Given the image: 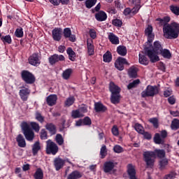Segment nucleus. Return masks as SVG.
I'll return each instance as SVG.
<instances>
[{
	"mask_svg": "<svg viewBox=\"0 0 179 179\" xmlns=\"http://www.w3.org/2000/svg\"><path fill=\"white\" fill-rule=\"evenodd\" d=\"M157 22H159V26H164L163 32L165 38H177L179 36V24L177 22H172L167 24L170 22L169 17L164 18H157Z\"/></svg>",
	"mask_w": 179,
	"mask_h": 179,
	"instance_id": "nucleus-1",
	"label": "nucleus"
},
{
	"mask_svg": "<svg viewBox=\"0 0 179 179\" xmlns=\"http://www.w3.org/2000/svg\"><path fill=\"white\" fill-rule=\"evenodd\" d=\"M162 50H163V48L162 47V44H160V42L155 41L154 43L152 50H149L148 48H145V54H147L151 62H157V61L160 59L157 55L160 54Z\"/></svg>",
	"mask_w": 179,
	"mask_h": 179,
	"instance_id": "nucleus-2",
	"label": "nucleus"
},
{
	"mask_svg": "<svg viewBox=\"0 0 179 179\" xmlns=\"http://www.w3.org/2000/svg\"><path fill=\"white\" fill-rule=\"evenodd\" d=\"M21 128L27 141H31L33 139H34V132L33 130H31V129H30V124L26 122H23L21 124Z\"/></svg>",
	"mask_w": 179,
	"mask_h": 179,
	"instance_id": "nucleus-3",
	"label": "nucleus"
},
{
	"mask_svg": "<svg viewBox=\"0 0 179 179\" xmlns=\"http://www.w3.org/2000/svg\"><path fill=\"white\" fill-rule=\"evenodd\" d=\"M159 93V89L156 86L148 85L146 89L141 92L142 97H153Z\"/></svg>",
	"mask_w": 179,
	"mask_h": 179,
	"instance_id": "nucleus-4",
	"label": "nucleus"
},
{
	"mask_svg": "<svg viewBox=\"0 0 179 179\" xmlns=\"http://www.w3.org/2000/svg\"><path fill=\"white\" fill-rule=\"evenodd\" d=\"M143 156L147 166L148 167H152V166H153L155 164V159H156L155 152L152 151H145L143 152Z\"/></svg>",
	"mask_w": 179,
	"mask_h": 179,
	"instance_id": "nucleus-5",
	"label": "nucleus"
},
{
	"mask_svg": "<svg viewBox=\"0 0 179 179\" xmlns=\"http://www.w3.org/2000/svg\"><path fill=\"white\" fill-rule=\"evenodd\" d=\"M58 145L51 140L46 141V153L47 155H57L58 153Z\"/></svg>",
	"mask_w": 179,
	"mask_h": 179,
	"instance_id": "nucleus-6",
	"label": "nucleus"
},
{
	"mask_svg": "<svg viewBox=\"0 0 179 179\" xmlns=\"http://www.w3.org/2000/svg\"><path fill=\"white\" fill-rule=\"evenodd\" d=\"M22 78L26 83H28L29 85H31V83H34V82L36 81L34 76H33L31 73L27 71H24L22 72Z\"/></svg>",
	"mask_w": 179,
	"mask_h": 179,
	"instance_id": "nucleus-7",
	"label": "nucleus"
},
{
	"mask_svg": "<svg viewBox=\"0 0 179 179\" xmlns=\"http://www.w3.org/2000/svg\"><path fill=\"white\" fill-rule=\"evenodd\" d=\"M124 65H129V63L127 61V59L118 57L115 62V68L119 71H124Z\"/></svg>",
	"mask_w": 179,
	"mask_h": 179,
	"instance_id": "nucleus-8",
	"label": "nucleus"
},
{
	"mask_svg": "<svg viewBox=\"0 0 179 179\" xmlns=\"http://www.w3.org/2000/svg\"><path fill=\"white\" fill-rule=\"evenodd\" d=\"M115 166H117V162L113 161L106 162L103 164V171L105 173H111V171H114Z\"/></svg>",
	"mask_w": 179,
	"mask_h": 179,
	"instance_id": "nucleus-9",
	"label": "nucleus"
},
{
	"mask_svg": "<svg viewBox=\"0 0 179 179\" xmlns=\"http://www.w3.org/2000/svg\"><path fill=\"white\" fill-rule=\"evenodd\" d=\"M19 94L22 101H27L29 96H30V90L27 87H22L19 92Z\"/></svg>",
	"mask_w": 179,
	"mask_h": 179,
	"instance_id": "nucleus-10",
	"label": "nucleus"
},
{
	"mask_svg": "<svg viewBox=\"0 0 179 179\" xmlns=\"http://www.w3.org/2000/svg\"><path fill=\"white\" fill-rule=\"evenodd\" d=\"M152 31L153 27L150 25L145 29V35L148 36V44H152L153 40H155V34Z\"/></svg>",
	"mask_w": 179,
	"mask_h": 179,
	"instance_id": "nucleus-11",
	"label": "nucleus"
},
{
	"mask_svg": "<svg viewBox=\"0 0 179 179\" xmlns=\"http://www.w3.org/2000/svg\"><path fill=\"white\" fill-rule=\"evenodd\" d=\"M40 56H38V54L34 53L29 58V62L31 65H33L34 66H37L38 65H40Z\"/></svg>",
	"mask_w": 179,
	"mask_h": 179,
	"instance_id": "nucleus-12",
	"label": "nucleus"
},
{
	"mask_svg": "<svg viewBox=\"0 0 179 179\" xmlns=\"http://www.w3.org/2000/svg\"><path fill=\"white\" fill-rule=\"evenodd\" d=\"M59 61H65V57L62 55H58L55 54L49 57V62L50 65H55V64H57Z\"/></svg>",
	"mask_w": 179,
	"mask_h": 179,
	"instance_id": "nucleus-13",
	"label": "nucleus"
},
{
	"mask_svg": "<svg viewBox=\"0 0 179 179\" xmlns=\"http://www.w3.org/2000/svg\"><path fill=\"white\" fill-rule=\"evenodd\" d=\"M52 38L55 41H59L61 40V37L62 36V29L59 28H55V29L52 30Z\"/></svg>",
	"mask_w": 179,
	"mask_h": 179,
	"instance_id": "nucleus-14",
	"label": "nucleus"
},
{
	"mask_svg": "<svg viewBox=\"0 0 179 179\" xmlns=\"http://www.w3.org/2000/svg\"><path fill=\"white\" fill-rule=\"evenodd\" d=\"M57 100H58V96H57L56 94L49 95L46 98L47 104H48L50 107L57 104Z\"/></svg>",
	"mask_w": 179,
	"mask_h": 179,
	"instance_id": "nucleus-15",
	"label": "nucleus"
},
{
	"mask_svg": "<svg viewBox=\"0 0 179 179\" xmlns=\"http://www.w3.org/2000/svg\"><path fill=\"white\" fill-rule=\"evenodd\" d=\"M83 113H87V109L86 108H84V110L80 109L73 110L71 113V117H73V118H80L83 117Z\"/></svg>",
	"mask_w": 179,
	"mask_h": 179,
	"instance_id": "nucleus-16",
	"label": "nucleus"
},
{
	"mask_svg": "<svg viewBox=\"0 0 179 179\" xmlns=\"http://www.w3.org/2000/svg\"><path fill=\"white\" fill-rule=\"evenodd\" d=\"M64 36L66 38H69L70 41L75 42L76 41V37L71 34V29L69 28L64 29Z\"/></svg>",
	"mask_w": 179,
	"mask_h": 179,
	"instance_id": "nucleus-17",
	"label": "nucleus"
},
{
	"mask_svg": "<svg viewBox=\"0 0 179 179\" xmlns=\"http://www.w3.org/2000/svg\"><path fill=\"white\" fill-rule=\"evenodd\" d=\"M109 90L111 94H118L121 92V89L113 82L109 84Z\"/></svg>",
	"mask_w": 179,
	"mask_h": 179,
	"instance_id": "nucleus-18",
	"label": "nucleus"
},
{
	"mask_svg": "<svg viewBox=\"0 0 179 179\" xmlns=\"http://www.w3.org/2000/svg\"><path fill=\"white\" fill-rule=\"evenodd\" d=\"M64 164H65V162L62 159L57 158L55 159V167L57 171L64 167Z\"/></svg>",
	"mask_w": 179,
	"mask_h": 179,
	"instance_id": "nucleus-19",
	"label": "nucleus"
},
{
	"mask_svg": "<svg viewBox=\"0 0 179 179\" xmlns=\"http://www.w3.org/2000/svg\"><path fill=\"white\" fill-rule=\"evenodd\" d=\"M16 141L20 148H26V140H24V138L23 137V136H22V134H19L17 136Z\"/></svg>",
	"mask_w": 179,
	"mask_h": 179,
	"instance_id": "nucleus-20",
	"label": "nucleus"
},
{
	"mask_svg": "<svg viewBox=\"0 0 179 179\" xmlns=\"http://www.w3.org/2000/svg\"><path fill=\"white\" fill-rule=\"evenodd\" d=\"M87 44L89 55H93V54H94V46L93 45V41L92 39H88Z\"/></svg>",
	"mask_w": 179,
	"mask_h": 179,
	"instance_id": "nucleus-21",
	"label": "nucleus"
},
{
	"mask_svg": "<svg viewBox=\"0 0 179 179\" xmlns=\"http://www.w3.org/2000/svg\"><path fill=\"white\" fill-rule=\"evenodd\" d=\"M45 128L48 131H49L51 135H55V134H57V128L52 123H48L45 125Z\"/></svg>",
	"mask_w": 179,
	"mask_h": 179,
	"instance_id": "nucleus-22",
	"label": "nucleus"
},
{
	"mask_svg": "<svg viewBox=\"0 0 179 179\" xmlns=\"http://www.w3.org/2000/svg\"><path fill=\"white\" fill-rule=\"evenodd\" d=\"M128 75L130 78H136L138 76V68L131 66L128 70Z\"/></svg>",
	"mask_w": 179,
	"mask_h": 179,
	"instance_id": "nucleus-23",
	"label": "nucleus"
},
{
	"mask_svg": "<svg viewBox=\"0 0 179 179\" xmlns=\"http://www.w3.org/2000/svg\"><path fill=\"white\" fill-rule=\"evenodd\" d=\"M121 100V95L120 94H111L110 101L113 104H118Z\"/></svg>",
	"mask_w": 179,
	"mask_h": 179,
	"instance_id": "nucleus-24",
	"label": "nucleus"
},
{
	"mask_svg": "<svg viewBox=\"0 0 179 179\" xmlns=\"http://www.w3.org/2000/svg\"><path fill=\"white\" fill-rule=\"evenodd\" d=\"M127 173L129 176V178H131V177H136V171L135 170V166L131 164H129L127 167Z\"/></svg>",
	"mask_w": 179,
	"mask_h": 179,
	"instance_id": "nucleus-25",
	"label": "nucleus"
},
{
	"mask_svg": "<svg viewBox=\"0 0 179 179\" xmlns=\"http://www.w3.org/2000/svg\"><path fill=\"white\" fill-rule=\"evenodd\" d=\"M80 178H82V173L78 171H74L68 176L67 179H79Z\"/></svg>",
	"mask_w": 179,
	"mask_h": 179,
	"instance_id": "nucleus-26",
	"label": "nucleus"
},
{
	"mask_svg": "<svg viewBox=\"0 0 179 179\" xmlns=\"http://www.w3.org/2000/svg\"><path fill=\"white\" fill-rule=\"evenodd\" d=\"M108 39L110 40V43H112V44H120V39L113 33H110L108 34Z\"/></svg>",
	"mask_w": 179,
	"mask_h": 179,
	"instance_id": "nucleus-27",
	"label": "nucleus"
},
{
	"mask_svg": "<svg viewBox=\"0 0 179 179\" xmlns=\"http://www.w3.org/2000/svg\"><path fill=\"white\" fill-rule=\"evenodd\" d=\"M49 1L55 6H58L59 3L62 5H68L69 3V0H49Z\"/></svg>",
	"mask_w": 179,
	"mask_h": 179,
	"instance_id": "nucleus-28",
	"label": "nucleus"
},
{
	"mask_svg": "<svg viewBox=\"0 0 179 179\" xmlns=\"http://www.w3.org/2000/svg\"><path fill=\"white\" fill-rule=\"evenodd\" d=\"M96 19L98 20L99 22H103L107 19V14L103 11H100L97 14H96Z\"/></svg>",
	"mask_w": 179,
	"mask_h": 179,
	"instance_id": "nucleus-29",
	"label": "nucleus"
},
{
	"mask_svg": "<svg viewBox=\"0 0 179 179\" xmlns=\"http://www.w3.org/2000/svg\"><path fill=\"white\" fill-rule=\"evenodd\" d=\"M138 62L141 65H148L149 64V59L145 57V55L142 54H139Z\"/></svg>",
	"mask_w": 179,
	"mask_h": 179,
	"instance_id": "nucleus-30",
	"label": "nucleus"
},
{
	"mask_svg": "<svg viewBox=\"0 0 179 179\" xmlns=\"http://www.w3.org/2000/svg\"><path fill=\"white\" fill-rule=\"evenodd\" d=\"M117 52L119 55L125 57V55H127V48L125 46H118L117 48Z\"/></svg>",
	"mask_w": 179,
	"mask_h": 179,
	"instance_id": "nucleus-31",
	"label": "nucleus"
},
{
	"mask_svg": "<svg viewBox=\"0 0 179 179\" xmlns=\"http://www.w3.org/2000/svg\"><path fill=\"white\" fill-rule=\"evenodd\" d=\"M159 54H161L164 58H166L168 59L171 58V53L170 52V50L167 49H162V51L159 52Z\"/></svg>",
	"mask_w": 179,
	"mask_h": 179,
	"instance_id": "nucleus-32",
	"label": "nucleus"
},
{
	"mask_svg": "<svg viewBox=\"0 0 179 179\" xmlns=\"http://www.w3.org/2000/svg\"><path fill=\"white\" fill-rule=\"evenodd\" d=\"M34 177L35 179H43L44 178V173H43V170H41V169H38L36 171Z\"/></svg>",
	"mask_w": 179,
	"mask_h": 179,
	"instance_id": "nucleus-33",
	"label": "nucleus"
},
{
	"mask_svg": "<svg viewBox=\"0 0 179 179\" xmlns=\"http://www.w3.org/2000/svg\"><path fill=\"white\" fill-rule=\"evenodd\" d=\"M141 83V80L139 79L134 80L133 82L129 83L127 85L128 90H131V89H134V87H136L138 85Z\"/></svg>",
	"mask_w": 179,
	"mask_h": 179,
	"instance_id": "nucleus-34",
	"label": "nucleus"
},
{
	"mask_svg": "<svg viewBox=\"0 0 179 179\" xmlns=\"http://www.w3.org/2000/svg\"><path fill=\"white\" fill-rule=\"evenodd\" d=\"M154 142L158 145H160L164 142V138H162L160 134L157 133L154 137Z\"/></svg>",
	"mask_w": 179,
	"mask_h": 179,
	"instance_id": "nucleus-35",
	"label": "nucleus"
},
{
	"mask_svg": "<svg viewBox=\"0 0 179 179\" xmlns=\"http://www.w3.org/2000/svg\"><path fill=\"white\" fill-rule=\"evenodd\" d=\"M74 103H75V97L69 96L64 101V106L65 107H71V106H72V104H73Z\"/></svg>",
	"mask_w": 179,
	"mask_h": 179,
	"instance_id": "nucleus-36",
	"label": "nucleus"
},
{
	"mask_svg": "<svg viewBox=\"0 0 179 179\" xmlns=\"http://www.w3.org/2000/svg\"><path fill=\"white\" fill-rule=\"evenodd\" d=\"M155 153V157L157 156L159 159H162L166 156V152L163 150H155L153 152Z\"/></svg>",
	"mask_w": 179,
	"mask_h": 179,
	"instance_id": "nucleus-37",
	"label": "nucleus"
},
{
	"mask_svg": "<svg viewBox=\"0 0 179 179\" xmlns=\"http://www.w3.org/2000/svg\"><path fill=\"white\" fill-rule=\"evenodd\" d=\"M169 9L173 15H176V16H179V6L176 5H171L169 6Z\"/></svg>",
	"mask_w": 179,
	"mask_h": 179,
	"instance_id": "nucleus-38",
	"label": "nucleus"
},
{
	"mask_svg": "<svg viewBox=\"0 0 179 179\" xmlns=\"http://www.w3.org/2000/svg\"><path fill=\"white\" fill-rule=\"evenodd\" d=\"M67 54L69 55V58L71 61H75V58L76 57V55L75 54V52L72 50V48H69L66 50Z\"/></svg>",
	"mask_w": 179,
	"mask_h": 179,
	"instance_id": "nucleus-39",
	"label": "nucleus"
},
{
	"mask_svg": "<svg viewBox=\"0 0 179 179\" xmlns=\"http://www.w3.org/2000/svg\"><path fill=\"white\" fill-rule=\"evenodd\" d=\"M40 149H41V147L40 146V142L38 141H36L33 147H32V152H33V154L34 155H37V153L38 152V150H40Z\"/></svg>",
	"mask_w": 179,
	"mask_h": 179,
	"instance_id": "nucleus-40",
	"label": "nucleus"
},
{
	"mask_svg": "<svg viewBox=\"0 0 179 179\" xmlns=\"http://www.w3.org/2000/svg\"><path fill=\"white\" fill-rule=\"evenodd\" d=\"M112 59H113V56L111 55V53L110 52H106L103 55V62H111Z\"/></svg>",
	"mask_w": 179,
	"mask_h": 179,
	"instance_id": "nucleus-41",
	"label": "nucleus"
},
{
	"mask_svg": "<svg viewBox=\"0 0 179 179\" xmlns=\"http://www.w3.org/2000/svg\"><path fill=\"white\" fill-rule=\"evenodd\" d=\"M71 74H72V69H68L63 72L62 77L64 79L68 80L69 78H71Z\"/></svg>",
	"mask_w": 179,
	"mask_h": 179,
	"instance_id": "nucleus-42",
	"label": "nucleus"
},
{
	"mask_svg": "<svg viewBox=\"0 0 179 179\" xmlns=\"http://www.w3.org/2000/svg\"><path fill=\"white\" fill-rule=\"evenodd\" d=\"M55 141L59 146L64 145V138L62 137V135L57 134L55 137Z\"/></svg>",
	"mask_w": 179,
	"mask_h": 179,
	"instance_id": "nucleus-43",
	"label": "nucleus"
},
{
	"mask_svg": "<svg viewBox=\"0 0 179 179\" xmlns=\"http://www.w3.org/2000/svg\"><path fill=\"white\" fill-rule=\"evenodd\" d=\"M95 110L97 112H99V111H106V107L100 103H95Z\"/></svg>",
	"mask_w": 179,
	"mask_h": 179,
	"instance_id": "nucleus-44",
	"label": "nucleus"
},
{
	"mask_svg": "<svg viewBox=\"0 0 179 179\" xmlns=\"http://www.w3.org/2000/svg\"><path fill=\"white\" fill-rule=\"evenodd\" d=\"M29 125L33 129H34L36 132H38L40 131V125L38 124V123L31 122H30Z\"/></svg>",
	"mask_w": 179,
	"mask_h": 179,
	"instance_id": "nucleus-45",
	"label": "nucleus"
},
{
	"mask_svg": "<svg viewBox=\"0 0 179 179\" xmlns=\"http://www.w3.org/2000/svg\"><path fill=\"white\" fill-rule=\"evenodd\" d=\"M149 122L152 124L153 127L155 128H158L159 127V120H157V118L156 117H152V118H150L149 120Z\"/></svg>",
	"mask_w": 179,
	"mask_h": 179,
	"instance_id": "nucleus-46",
	"label": "nucleus"
},
{
	"mask_svg": "<svg viewBox=\"0 0 179 179\" xmlns=\"http://www.w3.org/2000/svg\"><path fill=\"white\" fill-rule=\"evenodd\" d=\"M134 128L138 134H144L145 130L143 129V127H142V125L140 124L136 123Z\"/></svg>",
	"mask_w": 179,
	"mask_h": 179,
	"instance_id": "nucleus-47",
	"label": "nucleus"
},
{
	"mask_svg": "<svg viewBox=\"0 0 179 179\" xmlns=\"http://www.w3.org/2000/svg\"><path fill=\"white\" fill-rule=\"evenodd\" d=\"M100 155H101V159H104V157L107 156V148L106 147V145H103L101 147Z\"/></svg>",
	"mask_w": 179,
	"mask_h": 179,
	"instance_id": "nucleus-48",
	"label": "nucleus"
},
{
	"mask_svg": "<svg viewBox=\"0 0 179 179\" xmlns=\"http://www.w3.org/2000/svg\"><path fill=\"white\" fill-rule=\"evenodd\" d=\"M96 0H87L85 2V5L89 9H90V8L96 5Z\"/></svg>",
	"mask_w": 179,
	"mask_h": 179,
	"instance_id": "nucleus-49",
	"label": "nucleus"
},
{
	"mask_svg": "<svg viewBox=\"0 0 179 179\" xmlns=\"http://www.w3.org/2000/svg\"><path fill=\"white\" fill-rule=\"evenodd\" d=\"M171 128L173 129H178L179 128V120H177V119H174L173 121H172V123H171Z\"/></svg>",
	"mask_w": 179,
	"mask_h": 179,
	"instance_id": "nucleus-50",
	"label": "nucleus"
},
{
	"mask_svg": "<svg viewBox=\"0 0 179 179\" xmlns=\"http://www.w3.org/2000/svg\"><path fill=\"white\" fill-rule=\"evenodd\" d=\"M113 150L115 153H122V152H124L122 147L118 145L114 146Z\"/></svg>",
	"mask_w": 179,
	"mask_h": 179,
	"instance_id": "nucleus-51",
	"label": "nucleus"
},
{
	"mask_svg": "<svg viewBox=\"0 0 179 179\" xmlns=\"http://www.w3.org/2000/svg\"><path fill=\"white\" fill-rule=\"evenodd\" d=\"M35 117L39 122H44V117H43L40 113L37 112L35 115Z\"/></svg>",
	"mask_w": 179,
	"mask_h": 179,
	"instance_id": "nucleus-52",
	"label": "nucleus"
},
{
	"mask_svg": "<svg viewBox=\"0 0 179 179\" xmlns=\"http://www.w3.org/2000/svg\"><path fill=\"white\" fill-rule=\"evenodd\" d=\"M16 37H23V29L17 28L15 32Z\"/></svg>",
	"mask_w": 179,
	"mask_h": 179,
	"instance_id": "nucleus-53",
	"label": "nucleus"
},
{
	"mask_svg": "<svg viewBox=\"0 0 179 179\" xmlns=\"http://www.w3.org/2000/svg\"><path fill=\"white\" fill-rule=\"evenodd\" d=\"M167 164H169V161L167 159H165L160 161L159 166L161 170H163V169H164Z\"/></svg>",
	"mask_w": 179,
	"mask_h": 179,
	"instance_id": "nucleus-54",
	"label": "nucleus"
},
{
	"mask_svg": "<svg viewBox=\"0 0 179 179\" xmlns=\"http://www.w3.org/2000/svg\"><path fill=\"white\" fill-rule=\"evenodd\" d=\"M113 24L117 27H121L122 26V21L118 19L113 20Z\"/></svg>",
	"mask_w": 179,
	"mask_h": 179,
	"instance_id": "nucleus-55",
	"label": "nucleus"
},
{
	"mask_svg": "<svg viewBox=\"0 0 179 179\" xmlns=\"http://www.w3.org/2000/svg\"><path fill=\"white\" fill-rule=\"evenodd\" d=\"M89 34L91 38H92L93 40H94V38H96V37H97V34L96 32V30H94V29H90Z\"/></svg>",
	"mask_w": 179,
	"mask_h": 179,
	"instance_id": "nucleus-56",
	"label": "nucleus"
},
{
	"mask_svg": "<svg viewBox=\"0 0 179 179\" xmlns=\"http://www.w3.org/2000/svg\"><path fill=\"white\" fill-rule=\"evenodd\" d=\"M3 43H7V44H10L12 43V38H10V36L7 35L2 38Z\"/></svg>",
	"mask_w": 179,
	"mask_h": 179,
	"instance_id": "nucleus-57",
	"label": "nucleus"
},
{
	"mask_svg": "<svg viewBox=\"0 0 179 179\" xmlns=\"http://www.w3.org/2000/svg\"><path fill=\"white\" fill-rule=\"evenodd\" d=\"M139 9H141L140 5H136L134 8L131 10V15H136V13H138Z\"/></svg>",
	"mask_w": 179,
	"mask_h": 179,
	"instance_id": "nucleus-58",
	"label": "nucleus"
},
{
	"mask_svg": "<svg viewBox=\"0 0 179 179\" xmlns=\"http://www.w3.org/2000/svg\"><path fill=\"white\" fill-rule=\"evenodd\" d=\"M112 134L115 136H118V135H120V132L118 131V128L116 126H114L112 128Z\"/></svg>",
	"mask_w": 179,
	"mask_h": 179,
	"instance_id": "nucleus-59",
	"label": "nucleus"
},
{
	"mask_svg": "<svg viewBox=\"0 0 179 179\" xmlns=\"http://www.w3.org/2000/svg\"><path fill=\"white\" fill-rule=\"evenodd\" d=\"M41 138L45 140L47 139V131L45 129H42L41 132Z\"/></svg>",
	"mask_w": 179,
	"mask_h": 179,
	"instance_id": "nucleus-60",
	"label": "nucleus"
},
{
	"mask_svg": "<svg viewBox=\"0 0 179 179\" xmlns=\"http://www.w3.org/2000/svg\"><path fill=\"white\" fill-rule=\"evenodd\" d=\"M176 178V174L173 173H169L164 176L163 179H174Z\"/></svg>",
	"mask_w": 179,
	"mask_h": 179,
	"instance_id": "nucleus-61",
	"label": "nucleus"
},
{
	"mask_svg": "<svg viewBox=\"0 0 179 179\" xmlns=\"http://www.w3.org/2000/svg\"><path fill=\"white\" fill-rule=\"evenodd\" d=\"M83 122L85 125H90V124H92V120L89 117H85Z\"/></svg>",
	"mask_w": 179,
	"mask_h": 179,
	"instance_id": "nucleus-62",
	"label": "nucleus"
},
{
	"mask_svg": "<svg viewBox=\"0 0 179 179\" xmlns=\"http://www.w3.org/2000/svg\"><path fill=\"white\" fill-rule=\"evenodd\" d=\"M168 101L169 103V104H176V98L174 97V96H170L169 99H168Z\"/></svg>",
	"mask_w": 179,
	"mask_h": 179,
	"instance_id": "nucleus-63",
	"label": "nucleus"
},
{
	"mask_svg": "<svg viewBox=\"0 0 179 179\" xmlns=\"http://www.w3.org/2000/svg\"><path fill=\"white\" fill-rule=\"evenodd\" d=\"M115 6H116V8H118L119 9H122L124 6V4L121 3L120 1H116Z\"/></svg>",
	"mask_w": 179,
	"mask_h": 179,
	"instance_id": "nucleus-64",
	"label": "nucleus"
}]
</instances>
